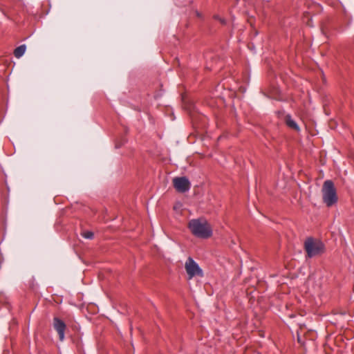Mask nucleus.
<instances>
[{
	"mask_svg": "<svg viewBox=\"0 0 354 354\" xmlns=\"http://www.w3.org/2000/svg\"><path fill=\"white\" fill-rule=\"evenodd\" d=\"M304 250L308 258H313L321 256L326 251L324 243L317 239L308 237L304 243Z\"/></svg>",
	"mask_w": 354,
	"mask_h": 354,
	"instance_id": "f03ea898",
	"label": "nucleus"
},
{
	"mask_svg": "<svg viewBox=\"0 0 354 354\" xmlns=\"http://www.w3.org/2000/svg\"><path fill=\"white\" fill-rule=\"evenodd\" d=\"M188 226L192 233L198 238L207 239L212 235V229L204 218L190 220Z\"/></svg>",
	"mask_w": 354,
	"mask_h": 354,
	"instance_id": "f257e3e1",
	"label": "nucleus"
},
{
	"mask_svg": "<svg viewBox=\"0 0 354 354\" xmlns=\"http://www.w3.org/2000/svg\"><path fill=\"white\" fill-rule=\"evenodd\" d=\"M53 326L57 332H64L66 328V324L59 317H54Z\"/></svg>",
	"mask_w": 354,
	"mask_h": 354,
	"instance_id": "423d86ee",
	"label": "nucleus"
},
{
	"mask_svg": "<svg viewBox=\"0 0 354 354\" xmlns=\"http://www.w3.org/2000/svg\"><path fill=\"white\" fill-rule=\"evenodd\" d=\"M285 122H286V125L288 127L293 129L296 131L300 130L299 127L297 124V123L292 118V117L290 115H287L286 116Z\"/></svg>",
	"mask_w": 354,
	"mask_h": 354,
	"instance_id": "0eeeda50",
	"label": "nucleus"
},
{
	"mask_svg": "<svg viewBox=\"0 0 354 354\" xmlns=\"http://www.w3.org/2000/svg\"><path fill=\"white\" fill-rule=\"evenodd\" d=\"M174 187L181 193L187 192L191 187L190 182L186 177H176L173 179Z\"/></svg>",
	"mask_w": 354,
	"mask_h": 354,
	"instance_id": "39448f33",
	"label": "nucleus"
},
{
	"mask_svg": "<svg viewBox=\"0 0 354 354\" xmlns=\"http://www.w3.org/2000/svg\"><path fill=\"white\" fill-rule=\"evenodd\" d=\"M301 333H296V335H297V340H298V342H299L300 344H304V341H302L301 339Z\"/></svg>",
	"mask_w": 354,
	"mask_h": 354,
	"instance_id": "9d476101",
	"label": "nucleus"
},
{
	"mask_svg": "<svg viewBox=\"0 0 354 354\" xmlns=\"http://www.w3.org/2000/svg\"><path fill=\"white\" fill-rule=\"evenodd\" d=\"M26 50V46L25 44H22L18 47H17L14 51V55L17 58H20L22 57Z\"/></svg>",
	"mask_w": 354,
	"mask_h": 354,
	"instance_id": "6e6552de",
	"label": "nucleus"
},
{
	"mask_svg": "<svg viewBox=\"0 0 354 354\" xmlns=\"http://www.w3.org/2000/svg\"><path fill=\"white\" fill-rule=\"evenodd\" d=\"M185 268L189 276V279H192L196 276H203L202 269L192 257L187 259L185 264Z\"/></svg>",
	"mask_w": 354,
	"mask_h": 354,
	"instance_id": "20e7f679",
	"label": "nucleus"
},
{
	"mask_svg": "<svg viewBox=\"0 0 354 354\" xmlns=\"http://www.w3.org/2000/svg\"><path fill=\"white\" fill-rule=\"evenodd\" d=\"M82 236L86 239H92L94 234L91 231H85L82 233Z\"/></svg>",
	"mask_w": 354,
	"mask_h": 354,
	"instance_id": "1a4fd4ad",
	"label": "nucleus"
},
{
	"mask_svg": "<svg viewBox=\"0 0 354 354\" xmlns=\"http://www.w3.org/2000/svg\"><path fill=\"white\" fill-rule=\"evenodd\" d=\"M322 200L327 207L337 203L338 198L334 183L330 180H325L322 188Z\"/></svg>",
	"mask_w": 354,
	"mask_h": 354,
	"instance_id": "7ed1b4c3",
	"label": "nucleus"
},
{
	"mask_svg": "<svg viewBox=\"0 0 354 354\" xmlns=\"http://www.w3.org/2000/svg\"><path fill=\"white\" fill-rule=\"evenodd\" d=\"M59 338L60 341H63L64 339L65 333H58Z\"/></svg>",
	"mask_w": 354,
	"mask_h": 354,
	"instance_id": "9b49d317",
	"label": "nucleus"
},
{
	"mask_svg": "<svg viewBox=\"0 0 354 354\" xmlns=\"http://www.w3.org/2000/svg\"><path fill=\"white\" fill-rule=\"evenodd\" d=\"M220 21H221V23H223V24H224V23H225V21H224L223 19H220Z\"/></svg>",
	"mask_w": 354,
	"mask_h": 354,
	"instance_id": "f8f14e48",
	"label": "nucleus"
},
{
	"mask_svg": "<svg viewBox=\"0 0 354 354\" xmlns=\"http://www.w3.org/2000/svg\"><path fill=\"white\" fill-rule=\"evenodd\" d=\"M308 332L313 333L315 332L313 330H309Z\"/></svg>",
	"mask_w": 354,
	"mask_h": 354,
	"instance_id": "ddd939ff",
	"label": "nucleus"
}]
</instances>
